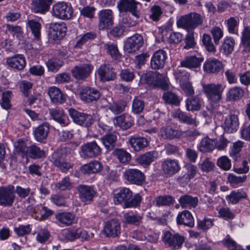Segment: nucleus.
Returning a JSON list of instances; mask_svg holds the SVG:
<instances>
[{"instance_id":"nucleus-1","label":"nucleus","mask_w":250,"mask_h":250,"mask_svg":"<svg viewBox=\"0 0 250 250\" xmlns=\"http://www.w3.org/2000/svg\"><path fill=\"white\" fill-rule=\"evenodd\" d=\"M132 191L125 187L120 188L117 193L114 194V201L115 204H123L124 208H136L138 207L142 200V196L139 193L133 196Z\"/></svg>"},{"instance_id":"nucleus-2","label":"nucleus","mask_w":250,"mask_h":250,"mask_svg":"<svg viewBox=\"0 0 250 250\" xmlns=\"http://www.w3.org/2000/svg\"><path fill=\"white\" fill-rule=\"evenodd\" d=\"M204 17L196 12H191L182 16L177 21L178 27L193 31L198 26L202 24Z\"/></svg>"},{"instance_id":"nucleus-3","label":"nucleus","mask_w":250,"mask_h":250,"mask_svg":"<svg viewBox=\"0 0 250 250\" xmlns=\"http://www.w3.org/2000/svg\"><path fill=\"white\" fill-rule=\"evenodd\" d=\"M203 91L210 103L216 104L222 99L224 86L220 83H210L202 85Z\"/></svg>"},{"instance_id":"nucleus-4","label":"nucleus","mask_w":250,"mask_h":250,"mask_svg":"<svg viewBox=\"0 0 250 250\" xmlns=\"http://www.w3.org/2000/svg\"><path fill=\"white\" fill-rule=\"evenodd\" d=\"M68 113L75 124L86 127L88 130L94 123V119L90 114L80 112L72 108L68 109Z\"/></svg>"},{"instance_id":"nucleus-5","label":"nucleus","mask_w":250,"mask_h":250,"mask_svg":"<svg viewBox=\"0 0 250 250\" xmlns=\"http://www.w3.org/2000/svg\"><path fill=\"white\" fill-rule=\"evenodd\" d=\"M67 150L62 148L55 151L51 156V161L62 171L66 172L72 168L73 165L65 161Z\"/></svg>"},{"instance_id":"nucleus-6","label":"nucleus","mask_w":250,"mask_h":250,"mask_svg":"<svg viewBox=\"0 0 250 250\" xmlns=\"http://www.w3.org/2000/svg\"><path fill=\"white\" fill-rule=\"evenodd\" d=\"M73 13L72 6L66 2H58L52 7V15L60 19H70L72 16Z\"/></svg>"},{"instance_id":"nucleus-7","label":"nucleus","mask_w":250,"mask_h":250,"mask_svg":"<svg viewBox=\"0 0 250 250\" xmlns=\"http://www.w3.org/2000/svg\"><path fill=\"white\" fill-rule=\"evenodd\" d=\"M102 153V149L96 141L87 142L81 146L80 154L83 159L96 158Z\"/></svg>"},{"instance_id":"nucleus-8","label":"nucleus","mask_w":250,"mask_h":250,"mask_svg":"<svg viewBox=\"0 0 250 250\" xmlns=\"http://www.w3.org/2000/svg\"><path fill=\"white\" fill-rule=\"evenodd\" d=\"M16 196L15 188L12 185L0 187V205L4 207L12 206Z\"/></svg>"},{"instance_id":"nucleus-9","label":"nucleus","mask_w":250,"mask_h":250,"mask_svg":"<svg viewBox=\"0 0 250 250\" xmlns=\"http://www.w3.org/2000/svg\"><path fill=\"white\" fill-rule=\"evenodd\" d=\"M98 28L100 30L108 29L113 24L114 15L109 9H102L98 14Z\"/></svg>"},{"instance_id":"nucleus-10","label":"nucleus","mask_w":250,"mask_h":250,"mask_svg":"<svg viewBox=\"0 0 250 250\" xmlns=\"http://www.w3.org/2000/svg\"><path fill=\"white\" fill-rule=\"evenodd\" d=\"M144 44L142 35L135 34L128 38L125 42L124 49L127 53H132L139 50Z\"/></svg>"},{"instance_id":"nucleus-11","label":"nucleus","mask_w":250,"mask_h":250,"mask_svg":"<svg viewBox=\"0 0 250 250\" xmlns=\"http://www.w3.org/2000/svg\"><path fill=\"white\" fill-rule=\"evenodd\" d=\"M163 240L172 250H178L183 245L185 237L179 233L172 234L169 231H166L164 233Z\"/></svg>"},{"instance_id":"nucleus-12","label":"nucleus","mask_w":250,"mask_h":250,"mask_svg":"<svg viewBox=\"0 0 250 250\" xmlns=\"http://www.w3.org/2000/svg\"><path fill=\"white\" fill-rule=\"evenodd\" d=\"M124 176L130 184L137 186L142 185L145 180L144 174L137 169L130 168L126 170L124 172Z\"/></svg>"},{"instance_id":"nucleus-13","label":"nucleus","mask_w":250,"mask_h":250,"mask_svg":"<svg viewBox=\"0 0 250 250\" xmlns=\"http://www.w3.org/2000/svg\"><path fill=\"white\" fill-rule=\"evenodd\" d=\"M76 189L81 201L86 204L92 202L96 194V190L91 186L79 185L77 187Z\"/></svg>"},{"instance_id":"nucleus-14","label":"nucleus","mask_w":250,"mask_h":250,"mask_svg":"<svg viewBox=\"0 0 250 250\" xmlns=\"http://www.w3.org/2000/svg\"><path fill=\"white\" fill-rule=\"evenodd\" d=\"M161 168L165 174L171 177L178 173L181 167L177 160L167 158L162 161Z\"/></svg>"},{"instance_id":"nucleus-15","label":"nucleus","mask_w":250,"mask_h":250,"mask_svg":"<svg viewBox=\"0 0 250 250\" xmlns=\"http://www.w3.org/2000/svg\"><path fill=\"white\" fill-rule=\"evenodd\" d=\"M102 232L105 236L108 237H118L121 233L120 222L115 219L107 221Z\"/></svg>"},{"instance_id":"nucleus-16","label":"nucleus","mask_w":250,"mask_h":250,"mask_svg":"<svg viewBox=\"0 0 250 250\" xmlns=\"http://www.w3.org/2000/svg\"><path fill=\"white\" fill-rule=\"evenodd\" d=\"M138 3L135 0H119L117 6L120 12H129L133 16L138 18L140 17L139 12L137 10Z\"/></svg>"},{"instance_id":"nucleus-17","label":"nucleus","mask_w":250,"mask_h":250,"mask_svg":"<svg viewBox=\"0 0 250 250\" xmlns=\"http://www.w3.org/2000/svg\"><path fill=\"white\" fill-rule=\"evenodd\" d=\"M101 95L99 90L95 87H85L80 92L81 100L86 103H90L97 101Z\"/></svg>"},{"instance_id":"nucleus-18","label":"nucleus","mask_w":250,"mask_h":250,"mask_svg":"<svg viewBox=\"0 0 250 250\" xmlns=\"http://www.w3.org/2000/svg\"><path fill=\"white\" fill-rule=\"evenodd\" d=\"M93 66L90 63H81L71 70L73 76L78 80H83L91 73Z\"/></svg>"},{"instance_id":"nucleus-19","label":"nucleus","mask_w":250,"mask_h":250,"mask_svg":"<svg viewBox=\"0 0 250 250\" xmlns=\"http://www.w3.org/2000/svg\"><path fill=\"white\" fill-rule=\"evenodd\" d=\"M167 59V53L163 49H160L154 52L150 62L153 69H159L163 67Z\"/></svg>"},{"instance_id":"nucleus-20","label":"nucleus","mask_w":250,"mask_h":250,"mask_svg":"<svg viewBox=\"0 0 250 250\" xmlns=\"http://www.w3.org/2000/svg\"><path fill=\"white\" fill-rule=\"evenodd\" d=\"M50 131V124L43 122L36 127L33 131L35 139L39 142L44 143L46 140Z\"/></svg>"},{"instance_id":"nucleus-21","label":"nucleus","mask_w":250,"mask_h":250,"mask_svg":"<svg viewBox=\"0 0 250 250\" xmlns=\"http://www.w3.org/2000/svg\"><path fill=\"white\" fill-rule=\"evenodd\" d=\"M67 28L63 22L51 23L50 24L49 33L54 40H59L65 35Z\"/></svg>"},{"instance_id":"nucleus-22","label":"nucleus","mask_w":250,"mask_h":250,"mask_svg":"<svg viewBox=\"0 0 250 250\" xmlns=\"http://www.w3.org/2000/svg\"><path fill=\"white\" fill-rule=\"evenodd\" d=\"M49 114L50 118L60 124L62 126H65L69 124L67 116L64 113L63 109L61 108H50Z\"/></svg>"},{"instance_id":"nucleus-23","label":"nucleus","mask_w":250,"mask_h":250,"mask_svg":"<svg viewBox=\"0 0 250 250\" xmlns=\"http://www.w3.org/2000/svg\"><path fill=\"white\" fill-rule=\"evenodd\" d=\"M53 0H33L31 3V9L35 13L45 14L47 12Z\"/></svg>"},{"instance_id":"nucleus-24","label":"nucleus","mask_w":250,"mask_h":250,"mask_svg":"<svg viewBox=\"0 0 250 250\" xmlns=\"http://www.w3.org/2000/svg\"><path fill=\"white\" fill-rule=\"evenodd\" d=\"M7 65L14 69L21 70L26 65V60L22 54H17L6 59Z\"/></svg>"},{"instance_id":"nucleus-25","label":"nucleus","mask_w":250,"mask_h":250,"mask_svg":"<svg viewBox=\"0 0 250 250\" xmlns=\"http://www.w3.org/2000/svg\"><path fill=\"white\" fill-rule=\"evenodd\" d=\"M101 80L103 81H109L113 80L116 76L113 67L109 64H104L100 66L97 71Z\"/></svg>"},{"instance_id":"nucleus-26","label":"nucleus","mask_w":250,"mask_h":250,"mask_svg":"<svg viewBox=\"0 0 250 250\" xmlns=\"http://www.w3.org/2000/svg\"><path fill=\"white\" fill-rule=\"evenodd\" d=\"M164 78V76L160 74L158 72H150L146 74V80L147 83L149 84H156L161 82V87L163 89H168V84L164 82H161Z\"/></svg>"},{"instance_id":"nucleus-27","label":"nucleus","mask_w":250,"mask_h":250,"mask_svg":"<svg viewBox=\"0 0 250 250\" xmlns=\"http://www.w3.org/2000/svg\"><path fill=\"white\" fill-rule=\"evenodd\" d=\"M176 221L178 224L192 228L194 225V220L191 213L188 210H185L179 213L177 217Z\"/></svg>"},{"instance_id":"nucleus-28","label":"nucleus","mask_w":250,"mask_h":250,"mask_svg":"<svg viewBox=\"0 0 250 250\" xmlns=\"http://www.w3.org/2000/svg\"><path fill=\"white\" fill-rule=\"evenodd\" d=\"M203 60V58L200 56L197 57L194 55L187 56L181 62V66L188 68H197Z\"/></svg>"},{"instance_id":"nucleus-29","label":"nucleus","mask_w":250,"mask_h":250,"mask_svg":"<svg viewBox=\"0 0 250 250\" xmlns=\"http://www.w3.org/2000/svg\"><path fill=\"white\" fill-rule=\"evenodd\" d=\"M115 124L124 130L131 127L134 124V120L132 116L128 114H124L114 118Z\"/></svg>"},{"instance_id":"nucleus-30","label":"nucleus","mask_w":250,"mask_h":250,"mask_svg":"<svg viewBox=\"0 0 250 250\" xmlns=\"http://www.w3.org/2000/svg\"><path fill=\"white\" fill-rule=\"evenodd\" d=\"M178 202L182 208H195L197 206L198 199L196 197L185 194L180 197Z\"/></svg>"},{"instance_id":"nucleus-31","label":"nucleus","mask_w":250,"mask_h":250,"mask_svg":"<svg viewBox=\"0 0 250 250\" xmlns=\"http://www.w3.org/2000/svg\"><path fill=\"white\" fill-rule=\"evenodd\" d=\"M112 154L116 158L119 163L123 164H128L131 160V154L124 148L115 149Z\"/></svg>"},{"instance_id":"nucleus-32","label":"nucleus","mask_w":250,"mask_h":250,"mask_svg":"<svg viewBox=\"0 0 250 250\" xmlns=\"http://www.w3.org/2000/svg\"><path fill=\"white\" fill-rule=\"evenodd\" d=\"M48 94L51 101L54 103L62 104L65 101V96L63 94L61 90L56 86L49 87Z\"/></svg>"},{"instance_id":"nucleus-33","label":"nucleus","mask_w":250,"mask_h":250,"mask_svg":"<svg viewBox=\"0 0 250 250\" xmlns=\"http://www.w3.org/2000/svg\"><path fill=\"white\" fill-rule=\"evenodd\" d=\"M222 68V62L216 59L208 60L204 64V70L208 73H217Z\"/></svg>"},{"instance_id":"nucleus-34","label":"nucleus","mask_w":250,"mask_h":250,"mask_svg":"<svg viewBox=\"0 0 250 250\" xmlns=\"http://www.w3.org/2000/svg\"><path fill=\"white\" fill-rule=\"evenodd\" d=\"M158 156V153L155 151H149L141 155L137 159V162L144 166H147L154 161Z\"/></svg>"},{"instance_id":"nucleus-35","label":"nucleus","mask_w":250,"mask_h":250,"mask_svg":"<svg viewBox=\"0 0 250 250\" xmlns=\"http://www.w3.org/2000/svg\"><path fill=\"white\" fill-rule=\"evenodd\" d=\"M100 140L105 148L108 151H111L116 146L117 137L113 133H108L101 137Z\"/></svg>"},{"instance_id":"nucleus-36","label":"nucleus","mask_w":250,"mask_h":250,"mask_svg":"<svg viewBox=\"0 0 250 250\" xmlns=\"http://www.w3.org/2000/svg\"><path fill=\"white\" fill-rule=\"evenodd\" d=\"M128 142L131 147L135 151L143 150L148 145L147 140L144 137H131Z\"/></svg>"},{"instance_id":"nucleus-37","label":"nucleus","mask_w":250,"mask_h":250,"mask_svg":"<svg viewBox=\"0 0 250 250\" xmlns=\"http://www.w3.org/2000/svg\"><path fill=\"white\" fill-rule=\"evenodd\" d=\"M202 100L197 96H191L187 98L186 106L187 110L190 111H198L200 109Z\"/></svg>"},{"instance_id":"nucleus-38","label":"nucleus","mask_w":250,"mask_h":250,"mask_svg":"<svg viewBox=\"0 0 250 250\" xmlns=\"http://www.w3.org/2000/svg\"><path fill=\"white\" fill-rule=\"evenodd\" d=\"M215 148V140L208 137L202 139L198 146V150L202 152H210Z\"/></svg>"},{"instance_id":"nucleus-39","label":"nucleus","mask_w":250,"mask_h":250,"mask_svg":"<svg viewBox=\"0 0 250 250\" xmlns=\"http://www.w3.org/2000/svg\"><path fill=\"white\" fill-rule=\"evenodd\" d=\"M174 117L175 118L178 119L182 123L193 125L195 126H197L198 125V122L196 121L195 118H192L190 116L187 115L186 113L179 109L177 110L174 112Z\"/></svg>"},{"instance_id":"nucleus-40","label":"nucleus","mask_w":250,"mask_h":250,"mask_svg":"<svg viewBox=\"0 0 250 250\" xmlns=\"http://www.w3.org/2000/svg\"><path fill=\"white\" fill-rule=\"evenodd\" d=\"M161 132L162 136L167 139H172L182 137V130L174 129L169 126L162 127Z\"/></svg>"},{"instance_id":"nucleus-41","label":"nucleus","mask_w":250,"mask_h":250,"mask_svg":"<svg viewBox=\"0 0 250 250\" xmlns=\"http://www.w3.org/2000/svg\"><path fill=\"white\" fill-rule=\"evenodd\" d=\"M162 98L166 104L175 106L180 105L181 100L179 97L172 91H169L164 92Z\"/></svg>"},{"instance_id":"nucleus-42","label":"nucleus","mask_w":250,"mask_h":250,"mask_svg":"<svg viewBox=\"0 0 250 250\" xmlns=\"http://www.w3.org/2000/svg\"><path fill=\"white\" fill-rule=\"evenodd\" d=\"M27 25L31 31L34 39L39 40L41 38V24L35 20H29Z\"/></svg>"},{"instance_id":"nucleus-43","label":"nucleus","mask_w":250,"mask_h":250,"mask_svg":"<svg viewBox=\"0 0 250 250\" xmlns=\"http://www.w3.org/2000/svg\"><path fill=\"white\" fill-rule=\"evenodd\" d=\"M123 219L125 224L138 226L142 223V217L140 215L128 212L124 214Z\"/></svg>"},{"instance_id":"nucleus-44","label":"nucleus","mask_w":250,"mask_h":250,"mask_svg":"<svg viewBox=\"0 0 250 250\" xmlns=\"http://www.w3.org/2000/svg\"><path fill=\"white\" fill-rule=\"evenodd\" d=\"M26 155L29 157L37 159L43 157L45 155L44 151L35 145H32L28 146L27 149Z\"/></svg>"},{"instance_id":"nucleus-45","label":"nucleus","mask_w":250,"mask_h":250,"mask_svg":"<svg viewBox=\"0 0 250 250\" xmlns=\"http://www.w3.org/2000/svg\"><path fill=\"white\" fill-rule=\"evenodd\" d=\"M56 218L62 224L70 225L73 222L75 215L70 212H61L56 215Z\"/></svg>"},{"instance_id":"nucleus-46","label":"nucleus","mask_w":250,"mask_h":250,"mask_svg":"<svg viewBox=\"0 0 250 250\" xmlns=\"http://www.w3.org/2000/svg\"><path fill=\"white\" fill-rule=\"evenodd\" d=\"M104 48L106 50L107 53L113 59L118 60L121 58V55L119 52L116 44L112 43H107L104 44Z\"/></svg>"},{"instance_id":"nucleus-47","label":"nucleus","mask_w":250,"mask_h":250,"mask_svg":"<svg viewBox=\"0 0 250 250\" xmlns=\"http://www.w3.org/2000/svg\"><path fill=\"white\" fill-rule=\"evenodd\" d=\"M110 130V127L107 125L100 123L97 127H90L89 130V133H91V136L95 138L98 137L99 135L103 133V132L108 131Z\"/></svg>"},{"instance_id":"nucleus-48","label":"nucleus","mask_w":250,"mask_h":250,"mask_svg":"<svg viewBox=\"0 0 250 250\" xmlns=\"http://www.w3.org/2000/svg\"><path fill=\"white\" fill-rule=\"evenodd\" d=\"M145 102L138 97H135L132 101L131 110L135 114L142 113L145 108Z\"/></svg>"},{"instance_id":"nucleus-49","label":"nucleus","mask_w":250,"mask_h":250,"mask_svg":"<svg viewBox=\"0 0 250 250\" xmlns=\"http://www.w3.org/2000/svg\"><path fill=\"white\" fill-rule=\"evenodd\" d=\"M174 74L175 79L179 83L180 85L189 82L190 76L189 73L178 69Z\"/></svg>"},{"instance_id":"nucleus-50","label":"nucleus","mask_w":250,"mask_h":250,"mask_svg":"<svg viewBox=\"0 0 250 250\" xmlns=\"http://www.w3.org/2000/svg\"><path fill=\"white\" fill-rule=\"evenodd\" d=\"M12 97L13 94L11 91L8 90L2 93L0 104L3 109L7 110L11 108L12 105L10 102Z\"/></svg>"},{"instance_id":"nucleus-51","label":"nucleus","mask_w":250,"mask_h":250,"mask_svg":"<svg viewBox=\"0 0 250 250\" xmlns=\"http://www.w3.org/2000/svg\"><path fill=\"white\" fill-rule=\"evenodd\" d=\"M242 43L245 47V51H250V26L245 27L241 37Z\"/></svg>"},{"instance_id":"nucleus-52","label":"nucleus","mask_w":250,"mask_h":250,"mask_svg":"<svg viewBox=\"0 0 250 250\" xmlns=\"http://www.w3.org/2000/svg\"><path fill=\"white\" fill-rule=\"evenodd\" d=\"M234 41L232 37H226L224 39L222 49L224 53L228 55L230 54L233 50Z\"/></svg>"},{"instance_id":"nucleus-53","label":"nucleus","mask_w":250,"mask_h":250,"mask_svg":"<svg viewBox=\"0 0 250 250\" xmlns=\"http://www.w3.org/2000/svg\"><path fill=\"white\" fill-rule=\"evenodd\" d=\"M63 61L58 58H53L48 60L46 63L49 71L57 72L62 65Z\"/></svg>"},{"instance_id":"nucleus-54","label":"nucleus","mask_w":250,"mask_h":250,"mask_svg":"<svg viewBox=\"0 0 250 250\" xmlns=\"http://www.w3.org/2000/svg\"><path fill=\"white\" fill-rule=\"evenodd\" d=\"M217 165L224 170H229L231 167V161L227 156H223L217 159Z\"/></svg>"},{"instance_id":"nucleus-55","label":"nucleus","mask_w":250,"mask_h":250,"mask_svg":"<svg viewBox=\"0 0 250 250\" xmlns=\"http://www.w3.org/2000/svg\"><path fill=\"white\" fill-rule=\"evenodd\" d=\"M157 206H169L174 202L173 197L170 195L160 196L155 199Z\"/></svg>"},{"instance_id":"nucleus-56","label":"nucleus","mask_w":250,"mask_h":250,"mask_svg":"<svg viewBox=\"0 0 250 250\" xmlns=\"http://www.w3.org/2000/svg\"><path fill=\"white\" fill-rule=\"evenodd\" d=\"M36 233L37 234L36 237V240L41 244L45 243L50 237L49 231L45 229H40Z\"/></svg>"},{"instance_id":"nucleus-57","label":"nucleus","mask_w":250,"mask_h":250,"mask_svg":"<svg viewBox=\"0 0 250 250\" xmlns=\"http://www.w3.org/2000/svg\"><path fill=\"white\" fill-rule=\"evenodd\" d=\"M199 167L203 172H209L213 170L215 165L209 158H206L199 164Z\"/></svg>"},{"instance_id":"nucleus-58","label":"nucleus","mask_w":250,"mask_h":250,"mask_svg":"<svg viewBox=\"0 0 250 250\" xmlns=\"http://www.w3.org/2000/svg\"><path fill=\"white\" fill-rule=\"evenodd\" d=\"M184 40L185 43V45L184 46V48L187 49L194 48L196 45V42L194 37V32L188 31V33L186 34Z\"/></svg>"},{"instance_id":"nucleus-59","label":"nucleus","mask_w":250,"mask_h":250,"mask_svg":"<svg viewBox=\"0 0 250 250\" xmlns=\"http://www.w3.org/2000/svg\"><path fill=\"white\" fill-rule=\"evenodd\" d=\"M14 231L19 237L24 236L31 232V225L29 224L26 225H20L18 227H15Z\"/></svg>"},{"instance_id":"nucleus-60","label":"nucleus","mask_w":250,"mask_h":250,"mask_svg":"<svg viewBox=\"0 0 250 250\" xmlns=\"http://www.w3.org/2000/svg\"><path fill=\"white\" fill-rule=\"evenodd\" d=\"M202 42L207 51L210 52H214L215 51V48L212 42L211 37L209 35L204 34Z\"/></svg>"},{"instance_id":"nucleus-61","label":"nucleus","mask_w":250,"mask_h":250,"mask_svg":"<svg viewBox=\"0 0 250 250\" xmlns=\"http://www.w3.org/2000/svg\"><path fill=\"white\" fill-rule=\"evenodd\" d=\"M78 228H72L66 229L63 231V236L69 241H74L79 238Z\"/></svg>"},{"instance_id":"nucleus-62","label":"nucleus","mask_w":250,"mask_h":250,"mask_svg":"<svg viewBox=\"0 0 250 250\" xmlns=\"http://www.w3.org/2000/svg\"><path fill=\"white\" fill-rule=\"evenodd\" d=\"M16 193L18 196L21 198L27 197L29 194L33 195L34 192L32 191L29 187L23 188L21 186H18L15 189V193Z\"/></svg>"},{"instance_id":"nucleus-63","label":"nucleus","mask_w":250,"mask_h":250,"mask_svg":"<svg viewBox=\"0 0 250 250\" xmlns=\"http://www.w3.org/2000/svg\"><path fill=\"white\" fill-rule=\"evenodd\" d=\"M32 83L27 81H22L20 83V91L25 97H28L32 87Z\"/></svg>"},{"instance_id":"nucleus-64","label":"nucleus","mask_w":250,"mask_h":250,"mask_svg":"<svg viewBox=\"0 0 250 250\" xmlns=\"http://www.w3.org/2000/svg\"><path fill=\"white\" fill-rule=\"evenodd\" d=\"M126 104L124 102L114 103L109 106V109L114 114H118L124 111L125 109Z\"/></svg>"}]
</instances>
